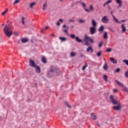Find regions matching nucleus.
Returning <instances> with one entry per match:
<instances>
[{"label": "nucleus", "instance_id": "bf43d9fd", "mask_svg": "<svg viewBox=\"0 0 128 128\" xmlns=\"http://www.w3.org/2000/svg\"><path fill=\"white\" fill-rule=\"evenodd\" d=\"M86 46H88V42H86Z\"/></svg>", "mask_w": 128, "mask_h": 128}, {"label": "nucleus", "instance_id": "72a5a7b5", "mask_svg": "<svg viewBox=\"0 0 128 128\" xmlns=\"http://www.w3.org/2000/svg\"><path fill=\"white\" fill-rule=\"evenodd\" d=\"M123 62H124L126 66H128V60H123Z\"/></svg>", "mask_w": 128, "mask_h": 128}, {"label": "nucleus", "instance_id": "4d7b16f0", "mask_svg": "<svg viewBox=\"0 0 128 128\" xmlns=\"http://www.w3.org/2000/svg\"><path fill=\"white\" fill-rule=\"evenodd\" d=\"M62 28H66V25L64 24L62 26Z\"/></svg>", "mask_w": 128, "mask_h": 128}, {"label": "nucleus", "instance_id": "0eeeda50", "mask_svg": "<svg viewBox=\"0 0 128 128\" xmlns=\"http://www.w3.org/2000/svg\"><path fill=\"white\" fill-rule=\"evenodd\" d=\"M29 64L32 68H35V66H36V63L34 62V61L32 60L31 59L30 60Z\"/></svg>", "mask_w": 128, "mask_h": 128}, {"label": "nucleus", "instance_id": "4c0bfd02", "mask_svg": "<svg viewBox=\"0 0 128 128\" xmlns=\"http://www.w3.org/2000/svg\"><path fill=\"white\" fill-rule=\"evenodd\" d=\"M22 24H24V26L25 24H24V18H22Z\"/></svg>", "mask_w": 128, "mask_h": 128}, {"label": "nucleus", "instance_id": "423d86ee", "mask_svg": "<svg viewBox=\"0 0 128 128\" xmlns=\"http://www.w3.org/2000/svg\"><path fill=\"white\" fill-rule=\"evenodd\" d=\"M96 32V27H91L90 28V34H94Z\"/></svg>", "mask_w": 128, "mask_h": 128}, {"label": "nucleus", "instance_id": "79ce46f5", "mask_svg": "<svg viewBox=\"0 0 128 128\" xmlns=\"http://www.w3.org/2000/svg\"><path fill=\"white\" fill-rule=\"evenodd\" d=\"M86 66H88V64H86L85 66H83L82 70H86Z\"/></svg>", "mask_w": 128, "mask_h": 128}, {"label": "nucleus", "instance_id": "39448f33", "mask_svg": "<svg viewBox=\"0 0 128 128\" xmlns=\"http://www.w3.org/2000/svg\"><path fill=\"white\" fill-rule=\"evenodd\" d=\"M109 20H110V19H108V16H104L101 19V22L103 24H108Z\"/></svg>", "mask_w": 128, "mask_h": 128}, {"label": "nucleus", "instance_id": "a19ab883", "mask_svg": "<svg viewBox=\"0 0 128 128\" xmlns=\"http://www.w3.org/2000/svg\"><path fill=\"white\" fill-rule=\"evenodd\" d=\"M69 22H76V21L74 20H72V19L70 20Z\"/></svg>", "mask_w": 128, "mask_h": 128}, {"label": "nucleus", "instance_id": "0e129e2a", "mask_svg": "<svg viewBox=\"0 0 128 128\" xmlns=\"http://www.w3.org/2000/svg\"><path fill=\"white\" fill-rule=\"evenodd\" d=\"M4 26V24H2V26Z\"/></svg>", "mask_w": 128, "mask_h": 128}, {"label": "nucleus", "instance_id": "7c9ffc66", "mask_svg": "<svg viewBox=\"0 0 128 128\" xmlns=\"http://www.w3.org/2000/svg\"><path fill=\"white\" fill-rule=\"evenodd\" d=\"M20 2V0H15L14 2L13 3V4H19Z\"/></svg>", "mask_w": 128, "mask_h": 128}, {"label": "nucleus", "instance_id": "4468645a", "mask_svg": "<svg viewBox=\"0 0 128 128\" xmlns=\"http://www.w3.org/2000/svg\"><path fill=\"white\" fill-rule=\"evenodd\" d=\"M21 41L23 43H26V42H28V38H22L21 40Z\"/></svg>", "mask_w": 128, "mask_h": 128}, {"label": "nucleus", "instance_id": "f257e3e1", "mask_svg": "<svg viewBox=\"0 0 128 128\" xmlns=\"http://www.w3.org/2000/svg\"><path fill=\"white\" fill-rule=\"evenodd\" d=\"M7 24H6L4 27L3 31L7 38H10L12 36V30H14V26L12 25V22H10L8 20H7Z\"/></svg>", "mask_w": 128, "mask_h": 128}, {"label": "nucleus", "instance_id": "a18cd8bd", "mask_svg": "<svg viewBox=\"0 0 128 128\" xmlns=\"http://www.w3.org/2000/svg\"><path fill=\"white\" fill-rule=\"evenodd\" d=\"M125 76L126 77V78H128V71H126L125 73Z\"/></svg>", "mask_w": 128, "mask_h": 128}, {"label": "nucleus", "instance_id": "338daca9", "mask_svg": "<svg viewBox=\"0 0 128 128\" xmlns=\"http://www.w3.org/2000/svg\"><path fill=\"white\" fill-rule=\"evenodd\" d=\"M60 2H62V0H60Z\"/></svg>", "mask_w": 128, "mask_h": 128}, {"label": "nucleus", "instance_id": "680f3d73", "mask_svg": "<svg viewBox=\"0 0 128 128\" xmlns=\"http://www.w3.org/2000/svg\"><path fill=\"white\" fill-rule=\"evenodd\" d=\"M54 36V34H51V36Z\"/></svg>", "mask_w": 128, "mask_h": 128}, {"label": "nucleus", "instance_id": "9b49d317", "mask_svg": "<svg viewBox=\"0 0 128 128\" xmlns=\"http://www.w3.org/2000/svg\"><path fill=\"white\" fill-rule=\"evenodd\" d=\"M92 28H96V21L92 19Z\"/></svg>", "mask_w": 128, "mask_h": 128}, {"label": "nucleus", "instance_id": "6e6d98bb", "mask_svg": "<svg viewBox=\"0 0 128 128\" xmlns=\"http://www.w3.org/2000/svg\"><path fill=\"white\" fill-rule=\"evenodd\" d=\"M114 14V12L111 11L110 12V14L112 16H114V14Z\"/></svg>", "mask_w": 128, "mask_h": 128}, {"label": "nucleus", "instance_id": "c756f323", "mask_svg": "<svg viewBox=\"0 0 128 128\" xmlns=\"http://www.w3.org/2000/svg\"><path fill=\"white\" fill-rule=\"evenodd\" d=\"M85 40H90V38L87 35L85 36Z\"/></svg>", "mask_w": 128, "mask_h": 128}, {"label": "nucleus", "instance_id": "09e8293b", "mask_svg": "<svg viewBox=\"0 0 128 128\" xmlns=\"http://www.w3.org/2000/svg\"><path fill=\"white\" fill-rule=\"evenodd\" d=\"M14 36H18V32H14Z\"/></svg>", "mask_w": 128, "mask_h": 128}, {"label": "nucleus", "instance_id": "ddd939ff", "mask_svg": "<svg viewBox=\"0 0 128 128\" xmlns=\"http://www.w3.org/2000/svg\"><path fill=\"white\" fill-rule=\"evenodd\" d=\"M121 28H122V32H125L126 30V28L124 24H122Z\"/></svg>", "mask_w": 128, "mask_h": 128}, {"label": "nucleus", "instance_id": "9d476101", "mask_svg": "<svg viewBox=\"0 0 128 128\" xmlns=\"http://www.w3.org/2000/svg\"><path fill=\"white\" fill-rule=\"evenodd\" d=\"M104 30V26H102L98 29V32H102Z\"/></svg>", "mask_w": 128, "mask_h": 128}, {"label": "nucleus", "instance_id": "393cba45", "mask_svg": "<svg viewBox=\"0 0 128 128\" xmlns=\"http://www.w3.org/2000/svg\"><path fill=\"white\" fill-rule=\"evenodd\" d=\"M8 12V8H6V10L2 13V16H4V14H6Z\"/></svg>", "mask_w": 128, "mask_h": 128}, {"label": "nucleus", "instance_id": "7ed1b4c3", "mask_svg": "<svg viewBox=\"0 0 128 128\" xmlns=\"http://www.w3.org/2000/svg\"><path fill=\"white\" fill-rule=\"evenodd\" d=\"M60 73V69L50 66V70L47 72V75L48 78H52L55 74H56L57 76H58Z\"/></svg>", "mask_w": 128, "mask_h": 128}, {"label": "nucleus", "instance_id": "f704fd0d", "mask_svg": "<svg viewBox=\"0 0 128 128\" xmlns=\"http://www.w3.org/2000/svg\"><path fill=\"white\" fill-rule=\"evenodd\" d=\"M106 52H112V48H108L106 50Z\"/></svg>", "mask_w": 128, "mask_h": 128}, {"label": "nucleus", "instance_id": "2eb2a0df", "mask_svg": "<svg viewBox=\"0 0 128 128\" xmlns=\"http://www.w3.org/2000/svg\"><path fill=\"white\" fill-rule=\"evenodd\" d=\"M59 40H61V42H66V37H59Z\"/></svg>", "mask_w": 128, "mask_h": 128}, {"label": "nucleus", "instance_id": "5fc2aeb1", "mask_svg": "<svg viewBox=\"0 0 128 128\" xmlns=\"http://www.w3.org/2000/svg\"><path fill=\"white\" fill-rule=\"evenodd\" d=\"M126 22V20H122L120 22Z\"/></svg>", "mask_w": 128, "mask_h": 128}, {"label": "nucleus", "instance_id": "a211bd4d", "mask_svg": "<svg viewBox=\"0 0 128 128\" xmlns=\"http://www.w3.org/2000/svg\"><path fill=\"white\" fill-rule=\"evenodd\" d=\"M108 38V32H104L103 34V38H104V40H106Z\"/></svg>", "mask_w": 128, "mask_h": 128}, {"label": "nucleus", "instance_id": "f3484780", "mask_svg": "<svg viewBox=\"0 0 128 128\" xmlns=\"http://www.w3.org/2000/svg\"><path fill=\"white\" fill-rule=\"evenodd\" d=\"M46 6H48V4L46 3V2H45L43 5L42 10H46Z\"/></svg>", "mask_w": 128, "mask_h": 128}, {"label": "nucleus", "instance_id": "f8f14e48", "mask_svg": "<svg viewBox=\"0 0 128 128\" xmlns=\"http://www.w3.org/2000/svg\"><path fill=\"white\" fill-rule=\"evenodd\" d=\"M110 60L111 62H112V64H118V62L114 58H110Z\"/></svg>", "mask_w": 128, "mask_h": 128}, {"label": "nucleus", "instance_id": "69168bd1", "mask_svg": "<svg viewBox=\"0 0 128 128\" xmlns=\"http://www.w3.org/2000/svg\"><path fill=\"white\" fill-rule=\"evenodd\" d=\"M108 10H110V8H108Z\"/></svg>", "mask_w": 128, "mask_h": 128}, {"label": "nucleus", "instance_id": "1a4fd4ad", "mask_svg": "<svg viewBox=\"0 0 128 128\" xmlns=\"http://www.w3.org/2000/svg\"><path fill=\"white\" fill-rule=\"evenodd\" d=\"M86 52H94V49L92 46H89L86 49Z\"/></svg>", "mask_w": 128, "mask_h": 128}, {"label": "nucleus", "instance_id": "864d4df0", "mask_svg": "<svg viewBox=\"0 0 128 128\" xmlns=\"http://www.w3.org/2000/svg\"><path fill=\"white\" fill-rule=\"evenodd\" d=\"M96 125L98 126H100V124H98V122H96Z\"/></svg>", "mask_w": 128, "mask_h": 128}, {"label": "nucleus", "instance_id": "aec40b11", "mask_svg": "<svg viewBox=\"0 0 128 128\" xmlns=\"http://www.w3.org/2000/svg\"><path fill=\"white\" fill-rule=\"evenodd\" d=\"M36 3L35 2H34L32 3H31L30 5V8H34V6H36Z\"/></svg>", "mask_w": 128, "mask_h": 128}, {"label": "nucleus", "instance_id": "cd10ccee", "mask_svg": "<svg viewBox=\"0 0 128 128\" xmlns=\"http://www.w3.org/2000/svg\"><path fill=\"white\" fill-rule=\"evenodd\" d=\"M103 78L105 82H108V76L106 75H104Z\"/></svg>", "mask_w": 128, "mask_h": 128}, {"label": "nucleus", "instance_id": "dca6fc26", "mask_svg": "<svg viewBox=\"0 0 128 128\" xmlns=\"http://www.w3.org/2000/svg\"><path fill=\"white\" fill-rule=\"evenodd\" d=\"M116 2L118 4L119 8L122 6V3L120 0H116Z\"/></svg>", "mask_w": 128, "mask_h": 128}, {"label": "nucleus", "instance_id": "58836bf2", "mask_svg": "<svg viewBox=\"0 0 128 128\" xmlns=\"http://www.w3.org/2000/svg\"><path fill=\"white\" fill-rule=\"evenodd\" d=\"M120 68H118L116 69L115 72H120Z\"/></svg>", "mask_w": 128, "mask_h": 128}, {"label": "nucleus", "instance_id": "2f4dec72", "mask_svg": "<svg viewBox=\"0 0 128 128\" xmlns=\"http://www.w3.org/2000/svg\"><path fill=\"white\" fill-rule=\"evenodd\" d=\"M96 56H97L98 57H100V56H102V52L100 51L99 52H98L97 54H96Z\"/></svg>", "mask_w": 128, "mask_h": 128}, {"label": "nucleus", "instance_id": "f03ea898", "mask_svg": "<svg viewBox=\"0 0 128 128\" xmlns=\"http://www.w3.org/2000/svg\"><path fill=\"white\" fill-rule=\"evenodd\" d=\"M109 98L112 104L117 105V106L112 107L113 110H120V108H122V104L120 102L118 101L116 99H114L112 95H110Z\"/></svg>", "mask_w": 128, "mask_h": 128}, {"label": "nucleus", "instance_id": "b1692460", "mask_svg": "<svg viewBox=\"0 0 128 128\" xmlns=\"http://www.w3.org/2000/svg\"><path fill=\"white\" fill-rule=\"evenodd\" d=\"M91 118H92V120H96V116H94V113L91 114Z\"/></svg>", "mask_w": 128, "mask_h": 128}, {"label": "nucleus", "instance_id": "6e6552de", "mask_svg": "<svg viewBox=\"0 0 128 128\" xmlns=\"http://www.w3.org/2000/svg\"><path fill=\"white\" fill-rule=\"evenodd\" d=\"M35 70H36V72H37V74H40V66H36L35 67H34Z\"/></svg>", "mask_w": 128, "mask_h": 128}, {"label": "nucleus", "instance_id": "774afa93", "mask_svg": "<svg viewBox=\"0 0 128 128\" xmlns=\"http://www.w3.org/2000/svg\"><path fill=\"white\" fill-rule=\"evenodd\" d=\"M41 32H42V30H41Z\"/></svg>", "mask_w": 128, "mask_h": 128}, {"label": "nucleus", "instance_id": "13d9d810", "mask_svg": "<svg viewBox=\"0 0 128 128\" xmlns=\"http://www.w3.org/2000/svg\"><path fill=\"white\" fill-rule=\"evenodd\" d=\"M107 5V4H106V3H104V5H103V6H106Z\"/></svg>", "mask_w": 128, "mask_h": 128}, {"label": "nucleus", "instance_id": "c9c22d12", "mask_svg": "<svg viewBox=\"0 0 128 128\" xmlns=\"http://www.w3.org/2000/svg\"><path fill=\"white\" fill-rule=\"evenodd\" d=\"M70 38H76V36L74 35V34H72L70 35Z\"/></svg>", "mask_w": 128, "mask_h": 128}, {"label": "nucleus", "instance_id": "49530a36", "mask_svg": "<svg viewBox=\"0 0 128 128\" xmlns=\"http://www.w3.org/2000/svg\"><path fill=\"white\" fill-rule=\"evenodd\" d=\"M58 22H64V20H62V19H60L59 20H58Z\"/></svg>", "mask_w": 128, "mask_h": 128}, {"label": "nucleus", "instance_id": "20e7f679", "mask_svg": "<svg viewBox=\"0 0 128 128\" xmlns=\"http://www.w3.org/2000/svg\"><path fill=\"white\" fill-rule=\"evenodd\" d=\"M115 82H116V84H118V86H122V90L123 92H126L127 94H128V88L124 86L123 84L120 83V81H118V80H116Z\"/></svg>", "mask_w": 128, "mask_h": 128}, {"label": "nucleus", "instance_id": "473e14b6", "mask_svg": "<svg viewBox=\"0 0 128 128\" xmlns=\"http://www.w3.org/2000/svg\"><path fill=\"white\" fill-rule=\"evenodd\" d=\"M70 56L72 57L76 56V54L74 52H72L70 53Z\"/></svg>", "mask_w": 128, "mask_h": 128}, {"label": "nucleus", "instance_id": "bb28decb", "mask_svg": "<svg viewBox=\"0 0 128 128\" xmlns=\"http://www.w3.org/2000/svg\"><path fill=\"white\" fill-rule=\"evenodd\" d=\"M63 32H64L65 34H68V26H66V28L63 30Z\"/></svg>", "mask_w": 128, "mask_h": 128}, {"label": "nucleus", "instance_id": "603ef678", "mask_svg": "<svg viewBox=\"0 0 128 128\" xmlns=\"http://www.w3.org/2000/svg\"><path fill=\"white\" fill-rule=\"evenodd\" d=\"M118 92V90L114 89V92Z\"/></svg>", "mask_w": 128, "mask_h": 128}, {"label": "nucleus", "instance_id": "c85d7f7f", "mask_svg": "<svg viewBox=\"0 0 128 128\" xmlns=\"http://www.w3.org/2000/svg\"><path fill=\"white\" fill-rule=\"evenodd\" d=\"M103 44H104V41H102L98 44V48H102Z\"/></svg>", "mask_w": 128, "mask_h": 128}, {"label": "nucleus", "instance_id": "37998d69", "mask_svg": "<svg viewBox=\"0 0 128 128\" xmlns=\"http://www.w3.org/2000/svg\"><path fill=\"white\" fill-rule=\"evenodd\" d=\"M82 6H83V8H86V4H84V2H82Z\"/></svg>", "mask_w": 128, "mask_h": 128}, {"label": "nucleus", "instance_id": "de8ad7c7", "mask_svg": "<svg viewBox=\"0 0 128 128\" xmlns=\"http://www.w3.org/2000/svg\"><path fill=\"white\" fill-rule=\"evenodd\" d=\"M84 10L86 12H90V10H88V9L84 8Z\"/></svg>", "mask_w": 128, "mask_h": 128}, {"label": "nucleus", "instance_id": "e2e57ef3", "mask_svg": "<svg viewBox=\"0 0 128 128\" xmlns=\"http://www.w3.org/2000/svg\"><path fill=\"white\" fill-rule=\"evenodd\" d=\"M45 28H46V30H48V26H47V27H46Z\"/></svg>", "mask_w": 128, "mask_h": 128}, {"label": "nucleus", "instance_id": "ea45409f", "mask_svg": "<svg viewBox=\"0 0 128 128\" xmlns=\"http://www.w3.org/2000/svg\"><path fill=\"white\" fill-rule=\"evenodd\" d=\"M90 10H94V7L92 6V5L90 6Z\"/></svg>", "mask_w": 128, "mask_h": 128}, {"label": "nucleus", "instance_id": "a878e982", "mask_svg": "<svg viewBox=\"0 0 128 128\" xmlns=\"http://www.w3.org/2000/svg\"><path fill=\"white\" fill-rule=\"evenodd\" d=\"M42 62L44 64H46V58L44 57H42Z\"/></svg>", "mask_w": 128, "mask_h": 128}, {"label": "nucleus", "instance_id": "e433bc0d", "mask_svg": "<svg viewBox=\"0 0 128 128\" xmlns=\"http://www.w3.org/2000/svg\"><path fill=\"white\" fill-rule=\"evenodd\" d=\"M110 2H112V0H109L108 1H107L106 3V4H110Z\"/></svg>", "mask_w": 128, "mask_h": 128}, {"label": "nucleus", "instance_id": "052dcab7", "mask_svg": "<svg viewBox=\"0 0 128 128\" xmlns=\"http://www.w3.org/2000/svg\"><path fill=\"white\" fill-rule=\"evenodd\" d=\"M70 28H74V26H70Z\"/></svg>", "mask_w": 128, "mask_h": 128}, {"label": "nucleus", "instance_id": "6ab92c4d", "mask_svg": "<svg viewBox=\"0 0 128 128\" xmlns=\"http://www.w3.org/2000/svg\"><path fill=\"white\" fill-rule=\"evenodd\" d=\"M75 38H76V42H82V40L80 39V38H78V37L76 36Z\"/></svg>", "mask_w": 128, "mask_h": 128}, {"label": "nucleus", "instance_id": "c03bdc74", "mask_svg": "<svg viewBox=\"0 0 128 128\" xmlns=\"http://www.w3.org/2000/svg\"><path fill=\"white\" fill-rule=\"evenodd\" d=\"M65 104H66L67 105V106L68 108H72V107L70 105H68V104L66 102Z\"/></svg>", "mask_w": 128, "mask_h": 128}, {"label": "nucleus", "instance_id": "5701e85b", "mask_svg": "<svg viewBox=\"0 0 128 128\" xmlns=\"http://www.w3.org/2000/svg\"><path fill=\"white\" fill-rule=\"evenodd\" d=\"M112 18L114 20H115L116 24H120V22H118V20L114 16H112Z\"/></svg>", "mask_w": 128, "mask_h": 128}, {"label": "nucleus", "instance_id": "3c124183", "mask_svg": "<svg viewBox=\"0 0 128 128\" xmlns=\"http://www.w3.org/2000/svg\"><path fill=\"white\" fill-rule=\"evenodd\" d=\"M90 42H92V44L94 42V40H92V38H90V40H89Z\"/></svg>", "mask_w": 128, "mask_h": 128}, {"label": "nucleus", "instance_id": "8fccbe9b", "mask_svg": "<svg viewBox=\"0 0 128 128\" xmlns=\"http://www.w3.org/2000/svg\"><path fill=\"white\" fill-rule=\"evenodd\" d=\"M56 26H60V22H57Z\"/></svg>", "mask_w": 128, "mask_h": 128}, {"label": "nucleus", "instance_id": "412c9836", "mask_svg": "<svg viewBox=\"0 0 128 128\" xmlns=\"http://www.w3.org/2000/svg\"><path fill=\"white\" fill-rule=\"evenodd\" d=\"M103 68L104 70H108V64L106 62L103 66Z\"/></svg>", "mask_w": 128, "mask_h": 128}, {"label": "nucleus", "instance_id": "4be33fe9", "mask_svg": "<svg viewBox=\"0 0 128 128\" xmlns=\"http://www.w3.org/2000/svg\"><path fill=\"white\" fill-rule=\"evenodd\" d=\"M78 22L80 24H84L86 22V20L83 19H79Z\"/></svg>", "mask_w": 128, "mask_h": 128}]
</instances>
